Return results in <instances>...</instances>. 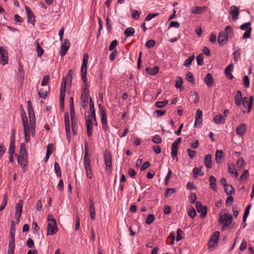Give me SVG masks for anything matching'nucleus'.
I'll use <instances>...</instances> for the list:
<instances>
[{
	"label": "nucleus",
	"instance_id": "nucleus-1",
	"mask_svg": "<svg viewBox=\"0 0 254 254\" xmlns=\"http://www.w3.org/2000/svg\"><path fill=\"white\" fill-rule=\"evenodd\" d=\"M88 60V55L85 53L83 56V62L81 68V78L85 83L82 87V91L81 95V105L83 109H86L88 105L89 90L88 85L86 82L87 65Z\"/></svg>",
	"mask_w": 254,
	"mask_h": 254
},
{
	"label": "nucleus",
	"instance_id": "nucleus-2",
	"mask_svg": "<svg viewBox=\"0 0 254 254\" xmlns=\"http://www.w3.org/2000/svg\"><path fill=\"white\" fill-rule=\"evenodd\" d=\"M89 107L91 113L88 112V115L85 114L86 126L87 128V134L90 137L92 135L93 120L95 121V109L94 108V103L91 97L89 98Z\"/></svg>",
	"mask_w": 254,
	"mask_h": 254
},
{
	"label": "nucleus",
	"instance_id": "nucleus-3",
	"mask_svg": "<svg viewBox=\"0 0 254 254\" xmlns=\"http://www.w3.org/2000/svg\"><path fill=\"white\" fill-rule=\"evenodd\" d=\"M27 106L28 108V115L30 122V131L31 132V135L33 137H34L35 135V127H36V123H35V114L34 112V110L32 107V103L30 100H28L27 102Z\"/></svg>",
	"mask_w": 254,
	"mask_h": 254
},
{
	"label": "nucleus",
	"instance_id": "nucleus-4",
	"mask_svg": "<svg viewBox=\"0 0 254 254\" xmlns=\"http://www.w3.org/2000/svg\"><path fill=\"white\" fill-rule=\"evenodd\" d=\"M84 146H85V151H84V167L86 172V175L87 177L89 179H91L92 177V172L91 170V166L90 164V160L89 156V148L88 147V143L87 141H85L84 142Z\"/></svg>",
	"mask_w": 254,
	"mask_h": 254
},
{
	"label": "nucleus",
	"instance_id": "nucleus-5",
	"mask_svg": "<svg viewBox=\"0 0 254 254\" xmlns=\"http://www.w3.org/2000/svg\"><path fill=\"white\" fill-rule=\"evenodd\" d=\"M48 224L47 226V235H54L58 232V227L55 219L52 215L48 217Z\"/></svg>",
	"mask_w": 254,
	"mask_h": 254
},
{
	"label": "nucleus",
	"instance_id": "nucleus-6",
	"mask_svg": "<svg viewBox=\"0 0 254 254\" xmlns=\"http://www.w3.org/2000/svg\"><path fill=\"white\" fill-rule=\"evenodd\" d=\"M99 110L100 114L101 116V122L103 129L106 130L108 129V124L107 121V115L106 114L105 110L104 107L102 106L101 104H99Z\"/></svg>",
	"mask_w": 254,
	"mask_h": 254
},
{
	"label": "nucleus",
	"instance_id": "nucleus-7",
	"mask_svg": "<svg viewBox=\"0 0 254 254\" xmlns=\"http://www.w3.org/2000/svg\"><path fill=\"white\" fill-rule=\"evenodd\" d=\"M8 62V51L5 47H0V63L4 65L6 64Z\"/></svg>",
	"mask_w": 254,
	"mask_h": 254
},
{
	"label": "nucleus",
	"instance_id": "nucleus-8",
	"mask_svg": "<svg viewBox=\"0 0 254 254\" xmlns=\"http://www.w3.org/2000/svg\"><path fill=\"white\" fill-rule=\"evenodd\" d=\"M104 161L107 168V171L111 172L112 162L111 155L110 152L106 150L104 152Z\"/></svg>",
	"mask_w": 254,
	"mask_h": 254
},
{
	"label": "nucleus",
	"instance_id": "nucleus-9",
	"mask_svg": "<svg viewBox=\"0 0 254 254\" xmlns=\"http://www.w3.org/2000/svg\"><path fill=\"white\" fill-rule=\"evenodd\" d=\"M195 206L197 212L200 213V217L201 218H204L207 213L206 206H202V204L199 201H196Z\"/></svg>",
	"mask_w": 254,
	"mask_h": 254
},
{
	"label": "nucleus",
	"instance_id": "nucleus-10",
	"mask_svg": "<svg viewBox=\"0 0 254 254\" xmlns=\"http://www.w3.org/2000/svg\"><path fill=\"white\" fill-rule=\"evenodd\" d=\"M70 45V43L69 41L67 39H65L64 40V43L62 44L61 50L60 51V55L62 57H63L64 55H65L68 50L69 48Z\"/></svg>",
	"mask_w": 254,
	"mask_h": 254
},
{
	"label": "nucleus",
	"instance_id": "nucleus-11",
	"mask_svg": "<svg viewBox=\"0 0 254 254\" xmlns=\"http://www.w3.org/2000/svg\"><path fill=\"white\" fill-rule=\"evenodd\" d=\"M25 9L27 13L28 22L31 23L33 26L35 25V16L31 11L30 8L27 6L25 5Z\"/></svg>",
	"mask_w": 254,
	"mask_h": 254
},
{
	"label": "nucleus",
	"instance_id": "nucleus-12",
	"mask_svg": "<svg viewBox=\"0 0 254 254\" xmlns=\"http://www.w3.org/2000/svg\"><path fill=\"white\" fill-rule=\"evenodd\" d=\"M253 102V97L250 96L249 98L244 97L242 100L243 105L244 107L247 106L248 108V113L250 112Z\"/></svg>",
	"mask_w": 254,
	"mask_h": 254
},
{
	"label": "nucleus",
	"instance_id": "nucleus-13",
	"mask_svg": "<svg viewBox=\"0 0 254 254\" xmlns=\"http://www.w3.org/2000/svg\"><path fill=\"white\" fill-rule=\"evenodd\" d=\"M230 13L232 17L233 20L235 21L238 18L239 9L236 6L232 5L230 8Z\"/></svg>",
	"mask_w": 254,
	"mask_h": 254
},
{
	"label": "nucleus",
	"instance_id": "nucleus-14",
	"mask_svg": "<svg viewBox=\"0 0 254 254\" xmlns=\"http://www.w3.org/2000/svg\"><path fill=\"white\" fill-rule=\"evenodd\" d=\"M228 35L225 34L224 32H220L218 36V42L220 46H223L228 41Z\"/></svg>",
	"mask_w": 254,
	"mask_h": 254
},
{
	"label": "nucleus",
	"instance_id": "nucleus-15",
	"mask_svg": "<svg viewBox=\"0 0 254 254\" xmlns=\"http://www.w3.org/2000/svg\"><path fill=\"white\" fill-rule=\"evenodd\" d=\"M18 79L21 84H22L24 79V71L23 65L20 63L18 64Z\"/></svg>",
	"mask_w": 254,
	"mask_h": 254
},
{
	"label": "nucleus",
	"instance_id": "nucleus-16",
	"mask_svg": "<svg viewBox=\"0 0 254 254\" xmlns=\"http://www.w3.org/2000/svg\"><path fill=\"white\" fill-rule=\"evenodd\" d=\"M14 242V236H9L7 254H14L15 248Z\"/></svg>",
	"mask_w": 254,
	"mask_h": 254
},
{
	"label": "nucleus",
	"instance_id": "nucleus-17",
	"mask_svg": "<svg viewBox=\"0 0 254 254\" xmlns=\"http://www.w3.org/2000/svg\"><path fill=\"white\" fill-rule=\"evenodd\" d=\"M89 207L91 218L92 220H94L95 217V209L94 207V202L93 197L89 198Z\"/></svg>",
	"mask_w": 254,
	"mask_h": 254
},
{
	"label": "nucleus",
	"instance_id": "nucleus-18",
	"mask_svg": "<svg viewBox=\"0 0 254 254\" xmlns=\"http://www.w3.org/2000/svg\"><path fill=\"white\" fill-rule=\"evenodd\" d=\"M202 112L201 110L198 109L196 111L195 114V120L194 123V127H197V125H199L202 122Z\"/></svg>",
	"mask_w": 254,
	"mask_h": 254
},
{
	"label": "nucleus",
	"instance_id": "nucleus-19",
	"mask_svg": "<svg viewBox=\"0 0 254 254\" xmlns=\"http://www.w3.org/2000/svg\"><path fill=\"white\" fill-rule=\"evenodd\" d=\"M233 69V64H230L225 69V74L226 76L230 79H232L233 78V76L231 73Z\"/></svg>",
	"mask_w": 254,
	"mask_h": 254
},
{
	"label": "nucleus",
	"instance_id": "nucleus-20",
	"mask_svg": "<svg viewBox=\"0 0 254 254\" xmlns=\"http://www.w3.org/2000/svg\"><path fill=\"white\" fill-rule=\"evenodd\" d=\"M204 82L208 87H211L214 83V80L211 73H208L204 77Z\"/></svg>",
	"mask_w": 254,
	"mask_h": 254
},
{
	"label": "nucleus",
	"instance_id": "nucleus-21",
	"mask_svg": "<svg viewBox=\"0 0 254 254\" xmlns=\"http://www.w3.org/2000/svg\"><path fill=\"white\" fill-rule=\"evenodd\" d=\"M64 124L65 132L67 133V134H69V129H70V127L69 114L68 112H65L64 113Z\"/></svg>",
	"mask_w": 254,
	"mask_h": 254
},
{
	"label": "nucleus",
	"instance_id": "nucleus-22",
	"mask_svg": "<svg viewBox=\"0 0 254 254\" xmlns=\"http://www.w3.org/2000/svg\"><path fill=\"white\" fill-rule=\"evenodd\" d=\"M246 125L244 124L238 126L236 128L237 134L240 136H243L246 132Z\"/></svg>",
	"mask_w": 254,
	"mask_h": 254
},
{
	"label": "nucleus",
	"instance_id": "nucleus-23",
	"mask_svg": "<svg viewBox=\"0 0 254 254\" xmlns=\"http://www.w3.org/2000/svg\"><path fill=\"white\" fill-rule=\"evenodd\" d=\"M235 102L237 106H240L242 104V94L240 90L237 91L235 97Z\"/></svg>",
	"mask_w": 254,
	"mask_h": 254
},
{
	"label": "nucleus",
	"instance_id": "nucleus-24",
	"mask_svg": "<svg viewBox=\"0 0 254 254\" xmlns=\"http://www.w3.org/2000/svg\"><path fill=\"white\" fill-rule=\"evenodd\" d=\"M24 132L25 135V139L27 143L29 142L30 140V131L29 125H24Z\"/></svg>",
	"mask_w": 254,
	"mask_h": 254
},
{
	"label": "nucleus",
	"instance_id": "nucleus-25",
	"mask_svg": "<svg viewBox=\"0 0 254 254\" xmlns=\"http://www.w3.org/2000/svg\"><path fill=\"white\" fill-rule=\"evenodd\" d=\"M178 149V142H174L173 143V144H172L171 153V156L173 159H174L175 158L177 155Z\"/></svg>",
	"mask_w": 254,
	"mask_h": 254
},
{
	"label": "nucleus",
	"instance_id": "nucleus-26",
	"mask_svg": "<svg viewBox=\"0 0 254 254\" xmlns=\"http://www.w3.org/2000/svg\"><path fill=\"white\" fill-rule=\"evenodd\" d=\"M20 113H21V116L22 118V123L23 125H28V120L26 116V113L23 108V106L22 105H20Z\"/></svg>",
	"mask_w": 254,
	"mask_h": 254
},
{
	"label": "nucleus",
	"instance_id": "nucleus-27",
	"mask_svg": "<svg viewBox=\"0 0 254 254\" xmlns=\"http://www.w3.org/2000/svg\"><path fill=\"white\" fill-rule=\"evenodd\" d=\"M204 163L207 168H212V156L210 154H207L205 156Z\"/></svg>",
	"mask_w": 254,
	"mask_h": 254
},
{
	"label": "nucleus",
	"instance_id": "nucleus-28",
	"mask_svg": "<svg viewBox=\"0 0 254 254\" xmlns=\"http://www.w3.org/2000/svg\"><path fill=\"white\" fill-rule=\"evenodd\" d=\"M224 157V153L222 150H217L215 153V161L218 164L221 163V159Z\"/></svg>",
	"mask_w": 254,
	"mask_h": 254
},
{
	"label": "nucleus",
	"instance_id": "nucleus-29",
	"mask_svg": "<svg viewBox=\"0 0 254 254\" xmlns=\"http://www.w3.org/2000/svg\"><path fill=\"white\" fill-rule=\"evenodd\" d=\"M27 157V153L25 148V144L22 143L20 145V154L18 157Z\"/></svg>",
	"mask_w": 254,
	"mask_h": 254
},
{
	"label": "nucleus",
	"instance_id": "nucleus-30",
	"mask_svg": "<svg viewBox=\"0 0 254 254\" xmlns=\"http://www.w3.org/2000/svg\"><path fill=\"white\" fill-rule=\"evenodd\" d=\"M210 188L214 191H217L216 179L213 176H210L209 178Z\"/></svg>",
	"mask_w": 254,
	"mask_h": 254
},
{
	"label": "nucleus",
	"instance_id": "nucleus-31",
	"mask_svg": "<svg viewBox=\"0 0 254 254\" xmlns=\"http://www.w3.org/2000/svg\"><path fill=\"white\" fill-rule=\"evenodd\" d=\"M159 70V68L157 66H154L153 67H147L146 68L147 73L151 75H155Z\"/></svg>",
	"mask_w": 254,
	"mask_h": 254
},
{
	"label": "nucleus",
	"instance_id": "nucleus-32",
	"mask_svg": "<svg viewBox=\"0 0 254 254\" xmlns=\"http://www.w3.org/2000/svg\"><path fill=\"white\" fill-rule=\"evenodd\" d=\"M213 121L216 124H223L225 120L221 114H219L213 118Z\"/></svg>",
	"mask_w": 254,
	"mask_h": 254
},
{
	"label": "nucleus",
	"instance_id": "nucleus-33",
	"mask_svg": "<svg viewBox=\"0 0 254 254\" xmlns=\"http://www.w3.org/2000/svg\"><path fill=\"white\" fill-rule=\"evenodd\" d=\"M205 7L194 6L191 8V12L195 14H200L205 10Z\"/></svg>",
	"mask_w": 254,
	"mask_h": 254
},
{
	"label": "nucleus",
	"instance_id": "nucleus-34",
	"mask_svg": "<svg viewBox=\"0 0 254 254\" xmlns=\"http://www.w3.org/2000/svg\"><path fill=\"white\" fill-rule=\"evenodd\" d=\"M22 207H23V200H20L15 205L16 213H17V216L19 215V214L21 215Z\"/></svg>",
	"mask_w": 254,
	"mask_h": 254
},
{
	"label": "nucleus",
	"instance_id": "nucleus-35",
	"mask_svg": "<svg viewBox=\"0 0 254 254\" xmlns=\"http://www.w3.org/2000/svg\"><path fill=\"white\" fill-rule=\"evenodd\" d=\"M228 171L231 174H234L235 177L238 175V172L235 170L234 164H228Z\"/></svg>",
	"mask_w": 254,
	"mask_h": 254
},
{
	"label": "nucleus",
	"instance_id": "nucleus-36",
	"mask_svg": "<svg viewBox=\"0 0 254 254\" xmlns=\"http://www.w3.org/2000/svg\"><path fill=\"white\" fill-rule=\"evenodd\" d=\"M67 80L64 77L62 79L61 87L60 89V95H65V87H66V81Z\"/></svg>",
	"mask_w": 254,
	"mask_h": 254
},
{
	"label": "nucleus",
	"instance_id": "nucleus-37",
	"mask_svg": "<svg viewBox=\"0 0 254 254\" xmlns=\"http://www.w3.org/2000/svg\"><path fill=\"white\" fill-rule=\"evenodd\" d=\"M198 175L202 176L203 175V172H202L200 168L195 167L193 170V176L194 178H197Z\"/></svg>",
	"mask_w": 254,
	"mask_h": 254
},
{
	"label": "nucleus",
	"instance_id": "nucleus-38",
	"mask_svg": "<svg viewBox=\"0 0 254 254\" xmlns=\"http://www.w3.org/2000/svg\"><path fill=\"white\" fill-rule=\"evenodd\" d=\"M224 190L225 192L228 195H231L234 192V190L231 185H227L225 187H224Z\"/></svg>",
	"mask_w": 254,
	"mask_h": 254
},
{
	"label": "nucleus",
	"instance_id": "nucleus-39",
	"mask_svg": "<svg viewBox=\"0 0 254 254\" xmlns=\"http://www.w3.org/2000/svg\"><path fill=\"white\" fill-rule=\"evenodd\" d=\"M35 43L36 44V51L37 53V56H38V57H40L43 54L44 50L40 47L38 40H37Z\"/></svg>",
	"mask_w": 254,
	"mask_h": 254
},
{
	"label": "nucleus",
	"instance_id": "nucleus-40",
	"mask_svg": "<svg viewBox=\"0 0 254 254\" xmlns=\"http://www.w3.org/2000/svg\"><path fill=\"white\" fill-rule=\"evenodd\" d=\"M17 161L18 164L21 166H25L27 162V157H17Z\"/></svg>",
	"mask_w": 254,
	"mask_h": 254
},
{
	"label": "nucleus",
	"instance_id": "nucleus-41",
	"mask_svg": "<svg viewBox=\"0 0 254 254\" xmlns=\"http://www.w3.org/2000/svg\"><path fill=\"white\" fill-rule=\"evenodd\" d=\"M183 79L181 76H178L175 83V87L177 88L181 89L183 86Z\"/></svg>",
	"mask_w": 254,
	"mask_h": 254
},
{
	"label": "nucleus",
	"instance_id": "nucleus-42",
	"mask_svg": "<svg viewBox=\"0 0 254 254\" xmlns=\"http://www.w3.org/2000/svg\"><path fill=\"white\" fill-rule=\"evenodd\" d=\"M54 168L57 177H61L62 176V172L59 164L55 162L54 163Z\"/></svg>",
	"mask_w": 254,
	"mask_h": 254
},
{
	"label": "nucleus",
	"instance_id": "nucleus-43",
	"mask_svg": "<svg viewBox=\"0 0 254 254\" xmlns=\"http://www.w3.org/2000/svg\"><path fill=\"white\" fill-rule=\"evenodd\" d=\"M251 207V205L249 204L247 206V207L246 208V209L245 210L244 214L243 217V221L244 222H245L247 220V218L250 212V209Z\"/></svg>",
	"mask_w": 254,
	"mask_h": 254
},
{
	"label": "nucleus",
	"instance_id": "nucleus-44",
	"mask_svg": "<svg viewBox=\"0 0 254 254\" xmlns=\"http://www.w3.org/2000/svg\"><path fill=\"white\" fill-rule=\"evenodd\" d=\"M134 31V29L133 28L129 27L125 30L124 34L127 37H128L133 35Z\"/></svg>",
	"mask_w": 254,
	"mask_h": 254
},
{
	"label": "nucleus",
	"instance_id": "nucleus-45",
	"mask_svg": "<svg viewBox=\"0 0 254 254\" xmlns=\"http://www.w3.org/2000/svg\"><path fill=\"white\" fill-rule=\"evenodd\" d=\"M38 93L40 98L45 99L47 96L48 91L47 89L42 88L38 91Z\"/></svg>",
	"mask_w": 254,
	"mask_h": 254
},
{
	"label": "nucleus",
	"instance_id": "nucleus-46",
	"mask_svg": "<svg viewBox=\"0 0 254 254\" xmlns=\"http://www.w3.org/2000/svg\"><path fill=\"white\" fill-rule=\"evenodd\" d=\"M194 59V55L190 56L188 59L185 60L184 64V65L186 67H189L191 65L192 62L193 61Z\"/></svg>",
	"mask_w": 254,
	"mask_h": 254
},
{
	"label": "nucleus",
	"instance_id": "nucleus-47",
	"mask_svg": "<svg viewBox=\"0 0 254 254\" xmlns=\"http://www.w3.org/2000/svg\"><path fill=\"white\" fill-rule=\"evenodd\" d=\"M52 146L53 144H49L47 146V153L45 158V161H47L49 159L50 155L52 153Z\"/></svg>",
	"mask_w": 254,
	"mask_h": 254
},
{
	"label": "nucleus",
	"instance_id": "nucleus-48",
	"mask_svg": "<svg viewBox=\"0 0 254 254\" xmlns=\"http://www.w3.org/2000/svg\"><path fill=\"white\" fill-rule=\"evenodd\" d=\"M241 50L240 49H238L233 53V58L235 62H237L238 60L240 58Z\"/></svg>",
	"mask_w": 254,
	"mask_h": 254
},
{
	"label": "nucleus",
	"instance_id": "nucleus-49",
	"mask_svg": "<svg viewBox=\"0 0 254 254\" xmlns=\"http://www.w3.org/2000/svg\"><path fill=\"white\" fill-rule=\"evenodd\" d=\"M186 79L192 84H194V80L193 78V75L191 72L188 71L186 73Z\"/></svg>",
	"mask_w": 254,
	"mask_h": 254
},
{
	"label": "nucleus",
	"instance_id": "nucleus-50",
	"mask_svg": "<svg viewBox=\"0 0 254 254\" xmlns=\"http://www.w3.org/2000/svg\"><path fill=\"white\" fill-rule=\"evenodd\" d=\"M7 200H8L7 196V195L5 194L3 196V200H2V202L1 203V205L0 206V211H2V210H3L4 209V208L5 207L7 202Z\"/></svg>",
	"mask_w": 254,
	"mask_h": 254
},
{
	"label": "nucleus",
	"instance_id": "nucleus-51",
	"mask_svg": "<svg viewBox=\"0 0 254 254\" xmlns=\"http://www.w3.org/2000/svg\"><path fill=\"white\" fill-rule=\"evenodd\" d=\"M168 103V100H165L164 101H158L155 103V106L158 108L164 107Z\"/></svg>",
	"mask_w": 254,
	"mask_h": 254
},
{
	"label": "nucleus",
	"instance_id": "nucleus-52",
	"mask_svg": "<svg viewBox=\"0 0 254 254\" xmlns=\"http://www.w3.org/2000/svg\"><path fill=\"white\" fill-rule=\"evenodd\" d=\"M232 215H229L228 216H227V217H226V219H225V222L223 224V227L229 226L231 224V223L232 222Z\"/></svg>",
	"mask_w": 254,
	"mask_h": 254
},
{
	"label": "nucleus",
	"instance_id": "nucleus-53",
	"mask_svg": "<svg viewBox=\"0 0 254 254\" xmlns=\"http://www.w3.org/2000/svg\"><path fill=\"white\" fill-rule=\"evenodd\" d=\"M70 117H71V127H77L76 125L77 120L76 119L75 113H73V114L70 113Z\"/></svg>",
	"mask_w": 254,
	"mask_h": 254
},
{
	"label": "nucleus",
	"instance_id": "nucleus-54",
	"mask_svg": "<svg viewBox=\"0 0 254 254\" xmlns=\"http://www.w3.org/2000/svg\"><path fill=\"white\" fill-rule=\"evenodd\" d=\"M140 13L136 9H133L131 11V16L134 19L137 20L140 17Z\"/></svg>",
	"mask_w": 254,
	"mask_h": 254
},
{
	"label": "nucleus",
	"instance_id": "nucleus-55",
	"mask_svg": "<svg viewBox=\"0 0 254 254\" xmlns=\"http://www.w3.org/2000/svg\"><path fill=\"white\" fill-rule=\"evenodd\" d=\"M224 33H225V34H226V35H228V36H230V37L232 36V35H233L232 28L231 27H230V26H226Z\"/></svg>",
	"mask_w": 254,
	"mask_h": 254
},
{
	"label": "nucleus",
	"instance_id": "nucleus-56",
	"mask_svg": "<svg viewBox=\"0 0 254 254\" xmlns=\"http://www.w3.org/2000/svg\"><path fill=\"white\" fill-rule=\"evenodd\" d=\"M219 232L218 231H215L213 233V235H212V236L211 237V238H210V240L212 241H216V242L218 243V240H219Z\"/></svg>",
	"mask_w": 254,
	"mask_h": 254
},
{
	"label": "nucleus",
	"instance_id": "nucleus-57",
	"mask_svg": "<svg viewBox=\"0 0 254 254\" xmlns=\"http://www.w3.org/2000/svg\"><path fill=\"white\" fill-rule=\"evenodd\" d=\"M154 219L155 217L153 214H149L146 218V223L147 225H150L154 221Z\"/></svg>",
	"mask_w": 254,
	"mask_h": 254
},
{
	"label": "nucleus",
	"instance_id": "nucleus-58",
	"mask_svg": "<svg viewBox=\"0 0 254 254\" xmlns=\"http://www.w3.org/2000/svg\"><path fill=\"white\" fill-rule=\"evenodd\" d=\"M176 190L174 188H168L166 190L165 196L168 197L170 196L173 193H175Z\"/></svg>",
	"mask_w": 254,
	"mask_h": 254
},
{
	"label": "nucleus",
	"instance_id": "nucleus-59",
	"mask_svg": "<svg viewBox=\"0 0 254 254\" xmlns=\"http://www.w3.org/2000/svg\"><path fill=\"white\" fill-rule=\"evenodd\" d=\"M69 108H70V113L71 114H73V113H75L74 111V102H73V98L71 97L69 100Z\"/></svg>",
	"mask_w": 254,
	"mask_h": 254
},
{
	"label": "nucleus",
	"instance_id": "nucleus-60",
	"mask_svg": "<svg viewBox=\"0 0 254 254\" xmlns=\"http://www.w3.org/2000/svg\"><path fill=\"white\" fill-rule=\"evenodd\" d=\"M197 64L199 65H202L203 64V57L202 54H200L196 57Z\"/></svg>",
	"mask_w": 254,
	"mask_h": 254
},
{
	"label": "nucleus",
	"instance_id": "nucleus-61",
	"mask_svg": "<svg viewBox=\"0 0 254 254\" xmlns=\"http://www.w3.org/2000/svg\"><path fill=\"white\" fill-rule=\"evenodd\" d=\"M152 140L153 143L156 144H159L162 142V139L159 135H154Z\"/></svg>",
	"mask_w": 254,
	"mask_h": 254
},
{
	"label": "nucleus",
	"instance_id": "nucleus-62",
	"mask_svg": "<svg viewBox=\"0 0 254 254\" xmlns=\"http://www.w3.org/2000/svg\"><path fill=\"white\" fill-rule=\"evenodd\" d=\"M252 27H249L248 30H247L243 34V38L245 39L247 38H249L251 37V32L252 31Z\"/></svg>",
	"mask_w": 254,
	"mask_h": 254
},
{
	"label": "nucleus",
	"instance_id": "nucleus-63",
	"mask_svg": "<svg viewBox=\"0 0 254 254\" xmlns=\"http://www.w3.org/2000/svg\"><path fill=\"white\" fill-rule=\"evenodd\" d=\"M187 152L188 153V155L190 159H193L196 156V152L194 150H192L190 148L188 149Z\"/></svg>",
	"mask_w": 254,
	"mask_h": 254
},
{
	"label": "nucleus",
	"instance_id": "nucleus-64",
	"mask_svg": "<svg viewBox=\"0 0 254 254\" xmlns=\"http://www.w3.org/2000/svg\"><path fill=\"white\" fill-rule=\"evenodd\" d=\"M191 99L194 103H197L199 102V97L198 94L195 92L191 96Z\"/></svg>",
	"mask_w": 254,
	"mask_h": 254
}]
</instances>
